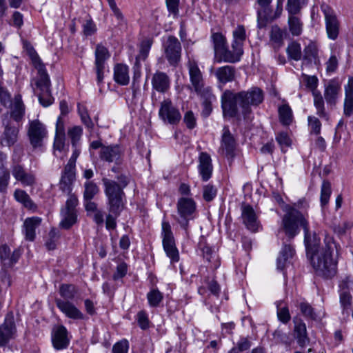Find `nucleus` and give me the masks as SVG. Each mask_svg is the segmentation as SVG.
I'll return each mask as SVG.
<instances>
[{"label":"nucleus","instance_id":"1a4fd4ad","mask_svg":"<svg viewBox=\"0 0 353 353\" xmlns=\"http://www.w3.org/2000/svg\"><path fill=\"white\" fill-rule=\"evenodd\" d=\"M321 10L324 14L327 37L334 41L338 38L340 30V23L337 16L334 10L325 3L321 5Z\"/></svg>","mask_w":353,"mask_h":353},{"label":"nucleus","instance_id":"49530a36","mask_svg":"<svg viewBox=\"0 0 353 353\" xmlns=\"http://www.w3.org/2000/svg\"><path fill=\"white\" fill-rule=\"evenodd\" d=\"M110 57V54L108 49L101 45L98 44L95 50V65H105V61Z\"/></svg>","mask_w":353,"mask_h":353},{"label":"nucleus","instance_id":"052dcab7","mask_svg":"<svg viewBox=\"0 0 353 353\" xmlns=\"http://www.w3.org/2000/svg\"><path fill=\"white\" fill-rule=\"evenodd\" d=\"M299 309L305 317L310 318L311 319H316V314L314 312L313 307L308 303L301 302L299 304Z\"/></svg>","mask_w":353,"mask_h":353},{"label":"nucleus","instance_id":"2eb2a0df","mask_svg":"<svg viewBox=\"0 0 353 353\" xmlns=\"http://www.w3.org/2000/svg\"><path fill=\"white\" fill-rule=\"evenodd\" d=\"M28 134L31 145L34 148H37L41 145L47 131L44 125L39 120H33L30 121Z\"/></svg>","mask_w":353,"mask_h":353},{"label":"nucleus","instance_id":"20e7f679","mask_svg":"<svg viewBox=\"0 0 353 353\" xmlns=\"http://www.w3.org/2000/svg\"><path fill=\"white\" fill-rule=\"evenodd\" d=\"M307 217V213H299L294 208L285 209L280 231L283 232L289 239H294L299 233L300 228L307 233L309 228Z\"/></svg>","mask_w":353,"mask_h":353},{"label":"nucleus","instance_id":"412c9836","mask_svg":"<svg viewBox=\"0 0 353 353\" xmlns=\"http://www.w3.org/2000/svg\"><path fill=\"white\" fill-rule=\"evenodd\" d=\"M198 253L202 256L205 261L212 264L211 268L216 269L219 263L216 259V254L212 248L207 243L205 239L201 236L198 243Z\"/></svg>","mask_w":353,"mask_h":353},{"label":"nucleus","instance_id":"7c9ffc66","mask_svg":"<svg viewBox=\"0 0 353 353\" xmlns=\"http://www.w3.org/2000/svg\"><path fill=\"white\" fill-rule=\"evenodd\" d=\"M199 170L204 181H208L212 176V160L210 156L206 152H201L200 154Z\"/></svg>","mask_w":353,"mask_h":353},{"label":"nucleus","instance_id":"37998d69","mask_svg":"<svg viewBox=\"0 0 353 353\" xmlns=\"http://www.w3.org/2000/svg\"><path fill=\"white\" fill-rule=\"evenodd\" d=\"M280 122L284 125H289L293 120L292 110L288 104H283L279 108Z\"/></svg>","mask_w":353,"mask_h":353},{"label":"nucleus","instance_id":"a211bd4d","mask_svg":"<svg viewBox=\"0 0 353 353\" xmlns=\"http://www.w3.org/2000/svg\"><path fill=\"white\" fill-rule=\"evenodd\" d=\"M241 218L245 227L252 232L257 231L259 222L253 208L248 204L241 206Z\"/></svg>","mask_w":353,"mask_h":353},{"label":"nucleus","instance_id":"39448f33","mask_svg":"<svg viewBox=\"0 0 353 353\" xmlns=\"http://www.w3.org/2000/svg\"><path fill=\"white\" fill-rule=\"evenodd\" d=\"M77 288L72 284H62L59 289L61 298H55V303L59 310L68 318L74 320L84 319L83 314L70 301L77 294Z\"/></svg>","mask_w":353,"mask_h":353},{"label":"nucleus","instance_id":"72a5a7b5","mask_svg":"<svg viewBox=\"0 0 353 353\" xmlns=\"http://www.w3.org/2000/svg\"><path fill=\"white\" fill-rule=\"evenodd\" d=\"M18 130L10 123L6 125L5 130L1 137V143L3 146H11L17 141Z\"/></svg>","mask_w":353,"mask_h":353},{"label":"nucleus","instance_id":"6ab92c4d","mask_svg":"<svg viewBox=\"0 0 353 353\" xmlns=\"http://www.w3.org/2000/svg\"><path fill=\"white\" fill-rule=\"evenodd\" d=\"M16 332L14 318L7 315L4 323L0 325V347L5 346L13 337Z\"/></svg>","mask_w":353,"mask_h":353},{"label":"nucleus","instance_id":"393cba45","mask_svg":"<svg viewBox=\"0 0 353 353\" xmlns=\"http://www.w3.org/2000/svg\"><path fill=\"white\" fill-rule=\"evenodd\" d=\"M75 176V170L69 167H64L59 181V188L63 192L68 194L69 196L72 194L71 191Z\"/></svg>","mask_w":353,"mask_h":353},{"label":"nucleus","instance_id":"5fc2aeb1","mask_svg":"<svg viewBox=\"0 0 353 353\" xmlns=\"http://www.w3.org/2000/svg\"><path fill=\"white\" fill-rule=\"evenodd\" d=\"M122 209H119L117 212H113L108 208L109 213L106 216L105 226L108 230H114L117 227V218L120 215Z\"/></svg>","mask_w":353,"mask_h":353},{"label":"nucleus","instance_id":"9b49d317","mask_svg":"<svg viewBox=\"0 0 353 353\" xmlns=\"http://www.w3.org/2000/svg\"><path fill=\"white\" fill-rule=\"evenodd\" d=\"M162 237L163 249L167 256L172 262H177L179 260V252L175 245L171 226L167 221L162 223Z\"/></svg>","mask_w":353,"mask_h":353},{"label":"nucleus","instance_id":"473e14b6","mask_svg":"<svg viewBox=\"0 0 353 353\" xmlns=\"http://www.w3.org/2000/svg\"><path fill=\"white\" fill-rule=\"evenodd\" d=\"M236 69L232 65H225L218 68L215 71V76L219 83L225 84L232 82L235 79Z\"/></svg>","mask_w":353,"mask_h":353},{"label":"nucleus","instance_id":"a878e982","mask_svg":"<svg viewBox=\"0 0 353 353\" xmlns=\"http://www.w3.org/2000/svg\"><path fill=\"white\" fill-rule=\"evenodd\" d=\"M152 88L160 93H165L170 86V79L163 72L157 71L152 77Z\"/></svg>","mask_w":353,"mask_h":353},{"label":"nucleus","instance_id":"f257e3e1","mask_svg":"<svg viewBox=\"0 0 353 353\" xmlns=\"http://www.w3.org/2000/svg\"><path fill=\"white\" fill-rule=\"evenodd\" d=\"M305 244L307 256L317 274L325 278L334 276L337 263L332 256L334 247H336L334 243L329 240L324 247L321 248L320 239L315 233L311 236L308 228L307 232L305 233Z\"/></svg>","mask_w":353,"mask_h":353},{"label":"nucleus","instance_id":"680f3d73","mask_svg":"<svg viewBox=\"0 0 353 353\" xmlns=\"http://www.w3.org/2000/svg\"><path fill=\"white\" fill-rule=\"evenodd\" d=\"M308 125L311 129L310 133L319 134L321 129V123L319 119L314 116H309L307 118Z\"/></svg>","mask_w":353,"mask_h":353},{"label":"nucleus","instance_id":"69168bd1","mask_svg":"<svg viewBox=\"0 0 353 353\" xmlns=\"http://www.w3.org/2000/svg\"><path fill=\"white\" fill-rule=\"evenodd\" d=\"M10 172L6 169H0V191H4L8 184Z\"/></svg>","mask_w":353,"mask_h":353},{"label":"nucleus","instance_id":"ddd939ff","mask_svg":"<svg viewBox=\"0 0 353 353\" xmlns=\"http://www.w3.org/2000/svg\"><path fill=\"white\" fill-rule=\"evenodd\" d=\"M164 53L168 62L172 65H176L180 61L181 45L178 39L169 36L163 43Z\"/></svg>","mask_w":353,"mask_h":353},{"label":"nucleus","instance_id":"cd10ccee","mask_svg":"<svg viewBox=\"0 0 353 353\" xmlns=\"http://www.w3.org/2000/svg\"><path fill=\"white\" fill-rule=\"evenodd\" d=\"M121 155V150L118 145L102 147L99 152L100 159L108 163L117 162Z\"/></svg>","mask_w":353,"mask_h":353},{"label":"nucleus","instance_id":"4d7b16f0","mask_svg":"<svg viewBox=\"0 0 353 353\" xmlns=\"http://www.w3.org/2000/svg\"><path fill=\"white\" fill-rule=\"evenodd\" d=\"M282 302H279L276 305L277 307V316L280 321L283 323H287L290 320V314L287 306L281 307Z\"/></svg>","mask_w":353,"mask_h":353},{"label":"nucleus","instance_id":"4468645a","mask_svg":"<svg viewBox=\"0 0 353 353\" xmlns=\"http://www.w3.org/2000/svg\"><path fill=\"white\" fill-rule=\"evenodd\" d=\"M256 3L263 9L262 10H258L257 12V23L258 28H263L266 26L269 21H273L274 19L279 17L282 12V2L280 0L278 1L277 8L274 16H272L269 14H265L266 11L272 2V0H256Z\"/></svg>","mask_w":353,"mask_h":353},{"label":"nucleus","instance_id":"f3484780","mask_svg":"<svg viewBox=\"0 0 353 353\" xmlns=\"http://www.w3.org/2000/svg\"><path fill=\"white\" fill-rule=\"evenodd\" d=\"M223 131L221 143L219 152L228 158H232L234 155V150L236 148L234 138L230 133L228 126H225Z\"/></svg>","mask_w":353,"mask_h":353},{"label":"nucleus","instance_id":"f8f14e48","mask_svg":"<svg viewBox=\"0 0 353 353\" xmlns=\"http://www.w3.org/2000/svg\"><path fill=\"white\" fill-rule=\"evenodd\" d=\"M306 86L312 90L314 97V105L316 109V114L321 118L328 120L329 117L325 109V103L321 93L316 90L318 79L315 76L304 75Z\"/></svg>","mask_w":353,"mask_h":353},{"label":"nucleus","instance_id":"f03ea898","mask_svg":"<svg viewBox=\"0 0 353 353\" xmlns=\"http://www.w3.org/2000/svg\"><path fill=\"white\" fill-rule=\"evenodd\" d=\"M264 95L261 89L253 87L248 91L234 93L225 90L221 96V108L224 117L233 118L239 114L238 105L244 119L252 113L251 106H258L263 101Z\"/></svg>","mask_w":353,"mask_h":353},{"label":"nucleus","instance_id":"09e8293b","mask_svg":"<svg viewBox=\"0 0 353 353\" xmlns=\"http://www.w3.org/2000/svg\"><path fill=\"white\" fill-rule=\"evenodd\" d=\"M108 3V5L113 12L114 16L118 21V26L121 28H123L126 25V21L125 17L121 11V10L117 6V3L114 0H106Z\"/></svg>","mask_w":353,"mask_h":353},{"label":"nucleus","instance_id":"79ce46f5","mask_svg":"<svg viewBox=\"0 0 353 353\" xmlns=\"http://www.w3.org/2000/svg\"><path fill=\"white\" fill-rule=\"evenodd\" d=\"M153 43L152 39H145L141 43L139 53L136 57L135 66L139 68V61H145L148 56L150 50Z\"/></svg>","mask_w":353,"mask_h":353},{"label":"nucleus","instance_id":"4be33fe9","mask_svg":"<svg viewBox=\"0 0 353 353\" xmlns=\"http://www.w3.org/2000/svg\"><path fill=\"white\" fill-rule=\"evenodd\" d=\"M68 331L63 325L55 327L52 332V342L57 350L66 348L69 344Z\"/></svg>","mask_w":353,"mask_h":353},{"label":"nucleus","instance_id":"0e129e2a","mask_svg":"<svg viewBox=\"0 0 353 353\" xmlns=\"http://www.w3.org/2000/svg\"><path fill=\"white\" fill-rule=\"evenodd\" d=\"M39 100L40 103L44 107H47L51 105L54 99L51 96L50 89L47 90V92L41 91V92L39 94Z\"/></svg>","mask_w":353,"mask_h":353},{"label":"nucleus","instance_id":"7ed1b4c3","mask_svg":"<svg viewBox=\"0 0 353 353\" xmlns=\"http://www.w3.org/2000/svg\"><path fill=\"white\" fill-rule=\"evenodd\" d=\"M105 187V194L108 198V208L113 212H116L119 209H123L125 193L123 188H125L129 180L125 176L118 177V183L116 181L103 178L102 179Z\"/></svg>","mask_w":353,"mask_h":353},{"label":"nucleus","instance_id":"13d9d810","mask_svg":"<svg viewBox=\"0 0 353 353\" xmlns=\"http://www.w3.org/2000/svg\"><path fill=\"white\" fill-rule=\"evenodd\" d=\"M270 39L277 46H280L283 44V32L277 26L272 27Z\"/></svg>","mask_w":353,"mask_h":353},{"label":"nucleus","instance_id":"c03bdc74","mask_svg":"<svg viewBox=\"0 0 353 353\" xmlns=\"http://www.w3.org/2000/svg\"><path fill=\"white\" fill-rule=\"evenodd\" d=\"M288 26L290 32L293 36H299L303 30V23L299 18L295 15L289 14Z\"/></svg>","mask_w":353,"mask_h":353},{"label":"nucleus","instance_id":"4c0bfd02","mask_svg":"<svg viewBox=\"0 0 353 353\" xmlns=\"http://www.w3.org/2000/svg\"><path fill=\"white\" fill-rule=\"evenodd\" d=\"M25 113V106L23 103L21 97L16 95L14 97V103L11 105L10 117L16 121L22 119Z\"/></svg>","mask_w":353,"mask_h":353},{"label":"nucleus","instance_id":"2f4dec72","mask_svg":"<svg viewBox=\"0 0 353 353\" xmlns=\"http://www.w3.org/2000/svg\"><path fill=\"white\" fill-rule=\"evenodd\" d=\"M344 114L350 117L353 114V77H349L347 85L344 87Z\"/></svg>","mask_w":353,"mask_h":353},{"label":"nucleus","instance_id":"c9c22d12","mask_svg":"<svg viewBox=\"0 0 353 353\" xmlns=\"http://www.w3.org/2000/svg\"><path fill=\"white\" fill-rule=\"evenodd\" d=\"M14 199L21 203L24 208L33 212L37 209V205L32 200L30 196L26 193V191L17 189L14 192Z\"/></svg>","mask_w":353,"mask_h":353},{"label":"nucleus","instance_id":"a19ab883","mask_svg":"<svg viewBox=\"0 0 353 353\" xmlns=\"http://www.w3.org/2000/svg\"><path fill=\"white\" fill-rule=\"evenodd\" d=\"M295 338L297 343L301 347H303L309 343L310 339L307 335L306 325L303 322L295 324L294 329Z\"/></svg>","mask_w":353,"mask_h":353},{"label":"nucleus","instance_id":"423d86ee","mask_svg":"<svg viewBox=\"0 0 353 353\" xmlns=\"http://www.w3.org/2000/svg\"><path fill=\"white\" fill-rule=\"evenodd\" d=\"M214 51V61L221 63H236L239 61L236 52L228 50L225 37L219 32L213 33L211 36Z\"/></svg>","mask_w":353,"mask_h":353},{"label":"nucleus","instance_id":"e2e57ef3","mask_svg":"<svg viewBox=\"0 0 353 353\" xmlns=\"http://www.w3.org/2000/svg\"><path fill=\"white\" fill-rule=\"evenodd\" d=\"M216 195V189L210 184L203 187V196L205 201L210 202L214 199Z\"/></svg>","mask_w":353,"mask_h":353},{"label":"nucleus","instance_id":"de8ad7c7","mask_svg":"<svg viewBox=\"0 0 353 353\" xmlns=\"http://www.w3.org/2000/svg\"><path fill=\"white\" fill-rule=\"evenodd\" d=\"M287 54L288 57L294 59L295 61H299L301 59V45L296 42L292 41L290 43H289L287 49H286Z\"/></svg>","mask_w":353,"mask_h":353},{"label":"nucleus","instance_id":"6e6d98bb","mask_svg":"<svg viewBox=\"0 0 353 353\" xmlns=\"http://www.w3.org/2000/svg\"><path fill=\"white\" fill-rule=\"evenodd\" d=\"M340 303L343 312L350 309L352 305V297L349 290L340 292Z\"/></svg>","mask_w":353,"mask_h":353},{"label":"nucleus","instance_id":"e433bc0d","mask_svg":"<svg viewBox=\"0 0 353 353\" xmlns=\"http://www.w3.org/2000/svg\"><path fill=\"white\" fill-rule=\"evenodd\" d=\"M294 250L290 245L285 244L280 252V255L277 259V268L283 270L289 260L292 258L294 254Z\"/></svg>","mask_w":353,"mask_h":353},{"label":"nucleus","instance_id":"774afa93","mask_svg":"<svg viewBox=\"0 0 353 353\" xmlns=\"http://www.w3.org/2000/svg\"><path fill=\"white\" fill-rule=\"evenodd\" d=\"M128 342L127 340H122L117 343L112 347V353H128Z\"/></svg>","mask_w":353,"mask_h":353},{"label":"nucleus","instance_id":"a18cd8bd","mask_svg":"<svg viewBox=\"0 0 353 353\" xmlns=\"http://www.w3.org/2000/svg\"><path fill=\"white\" fill-rule=\"evenodd\" d=\"M307 0H288L286 10L289 14L296 15L306 6Z\"/></svg>","mask_w":353,"mask_h":353},{"label":"nucleus","instance_id":"338daca9","mask_svg":"<svg viewBox=\"0 0 353 353\" xmlns=\"http://www.w3.org/2000/svg\"><path fill=\"white\" fill-rule=\"evenodd\" d=\"M68 136L72 140L73 145L80 139L82 134V128L79 126H74L68 131Z\"/></svg>","mask_w":353,"mask_h":353},{"label":"nucleus","instance_id":"bb28decb","mask_svg":"<svg viewBox=\"0 0 353 353\" xmlns=\"http://www.w3.org/2000/svg\"><path fill=\"white\" fill-rule=\"evenodd\" d=\"M340 90L341 85L335 80H331L325 85L324 97L327 105L332 108L336 105Z\"/></svg>","mask_w":353,"mask_h":353},{"label":"nucleus","instance_id":"c85d7f7f","mask_svg":"<svg viewBox=\"0 0 353 353\" xmlns=\"http://www.w3.org/2000/svg\"><path fill=\"white\" fill-rule=\"evenodd\" d=\"M233 42L232 43V48L240 60L241 57L243 53V45L245 40V30L243 26L239 25L233 31Z\"/></svg>","mask_w":353,"mask_h":353},{"label":"nucleus","instance_id":"603ef678","mask_svg":"<svg viewBox=\"0 0 353 353\" xmlns=\"http://www.w3.org/2000/svg\"><path fill=\"white\" fill-rule=\"evenodd\" d=\"M331 192L330 183L328 181H323L321 190V203L323 207L327 204Z\"/></svg>","mask_w":353,"mask_h":353},{"label":"nucleus","instance_id":"58836bf2","mask_svg":"<svg viewBox=\"0 0 353 353\" xmlns=\"http://www.w3.org/2000/svg\"><path fill=\"white\" fill-rule=\"evenodd\" d=\"M199 95L203 99L201 114L204 117H208L212 111V103L215 100V96L212 94V90H207Z\"/></svg>","mask_w":353,"mask_h":353},{"label":"nucleus","instance_id":"864d4df0","mask_svg":"<svg viewBox=\"0 0 353 353\" xmlns=\"http://www.w3.org/2000/svg\"><path fill=\"white\" fill-rule=\"evenodd\" d=\"M78 112L80 115L81 121L83 123V124L89 130H92L94 128V123L88 114L87 108L84 105L79 104Z\"/></svg>","mask_w":353,"mask_h":353},{"label":"nucleus","instance_id":"bf43d9fd","mask_svg":"<svg viewBox=\"0 0 353 353\" xmlns=\"http://www.w3.org/2000/svg\"><path fill=\"white\" fill-rule=\"evenodd\" d=\"M308 208V202L305 198H303L292 205H286L285 209L294 208L299 213H307L306 211Z\"/></svg>","mask_w":353,"mask_h":353},{"label":"nucleus","instance_id":"c756f323","mask_svg":"<svg viewBox=\"0 0 353 353\" xmlns=\"http://www.w3.org/2000/svg\"><path fill=\"white\" fill-rule=\"evenodd\" d=\"M42 219L38 216L27 218L23 223V233L26 239L33 241L35 239V230L41 223Z\"/></svg>","mask_w":353,"mask_h":353},{"label":"nucleus","instance_id":"aec40b11","mask_svg":"<svg viewBox=\"0 0 353 353\" xmlns=\"http://www.w3.org/2000/svg\"><path fill=\"white\" fill-rule=\"evenodd\" d=\"M12 174L14 179L24 186H32L36 182L34 174L27 172L21 165H13Z\"/></svg>","mask_w":353,"mask_h":353},{"label":"nucleus","instance_id":"ea45409f","mask_svg":"<svg viewBox=\"0 0 353 353\" xmlns=\"http://www.w3.org/2000/svg\"><path fill=\"white\" fill-rule=\"evenodd\" d=\"M38 70V73L39 75V78L36 81L37 87L40 90V91H46L50 89V81L48 74H47L44 65L41 63H39L38 65L36 66Z\"/></svg>","mask_w":353,"mask_h":353},{"label":"nucleus","instance_id":"9d476101","mask_svg":"<svg viewBox=\"0 0 353 353\" xmlns=\"http://www.w3.org/2000/svg\"><path fill=\"white\" fill-rule=\"evenodd\" d=\"M159 117L164 123L170 125H176L181 119L179 110L170 99H165L161 102Z\"/></svg>","mask_w":353,"mask_h":353},{"label":"nucleus","instance_id":"5701e85b","mask_svg":"<svg viewBox=\"0 0 353 353\" xmlns=\"http://www.w3.org/2000/svg\"><path fill=\"white\" fill-rule=\"evenodd\" d=\"M319 62L318 48L314 43H310L303 50L302 69L311 68Z\"/></svg>","mask_w":353,"mask_h":353},{"label":"nucleus","instance_id":"3c124183","mask_svg":"<svg viewBox=\"0 0 353 353\" xmlns=\"http://www.w3.org/2000/svg\"><path fill=\"white\" fill-rule=\"evenodd\" d=\"M84 200L92 199L94 196L99 192L98 186L92 181H87L84 185Z\"/></svg>","mask_w":353,"mask_h":353},{"label":"nucleus","instance_id":"f704fd0d","mask_svg":"<svg viewBox=\"0 0 353 353\" xmlns=\"http://www.w3.org/2000/svg\"><path fill=\"white\" fill-rule=\"evenodd\" d=\"M114 79L121 85L128 84L130 77L128 66L121 63L117 64L114 68Z\"/></svg>","mask_w":353,"mask_h":353},{"label":"nucleus","instance_id":"8fccbe9b","mask_svg":"<svg viewBox=\"0 0 353 353\" xmlns=\"http://www.w3.org/2000/svg\"><path fill=\"white\" fill-rule=\"evenodd\" d=\"M163 298V294L158 289H152L147 294V299L151 307L159 306Z\"/></svg>","mask_w":353,"mask_h":353},{"label":"nucleus","instance_id":"dca6fc26","mask_svg":"<svg viewBox=\"0 0 353 353\" xmlns=\"http://www.w3.org/2000/svg\"><path fill=\"white\" fill-rule=\"evenodd\" d=\"M188 70L191 85L195 92L200 94L207 90H212L209 87H205L202 73L196 63L190 62Z\"/></svg>","mask_w":353,"mask_h":353},{"label":"nucleus","instance_id":"6e6552de","mask_svg":"<svg viewBox=\"0 0 353 353\" xmlns=\"http://www.w3.org/2000/svg\"><path fill=\"white\" fill-rule=\"evenodd\" d=\"M78 205V199L75 194H71L65 202V208L61 209L62 220L60 227L68 230L77 221L76 206Z\"/></svg>","mask_w":353,"mask_h":353},{"label":"nucleus","instance_id":"0eeeda50","mask_svg":"<svg viewBox=\"0 0 353 353\" xmlns=\"http://www.w3.org/2000/svg\"><path fill=\"white\" fill-rule=\"evenodd\" d=\"M176 208L179 214L177 222L188 236L189 221L194 218L196 203L192 199L182 197L178 200Z\"/></svg>","mask_w":353,"mask_h":353},{"label":"nucleus","instance_id":"b1692460","mask_svg":"<svg viewBox=\"0 0 353 353\" xmlns=\"http://www.w3.org/2000/svg\"><path fill=\"white\" fill-rule=\"evenodd\" d=\"M20 256L21 253L18 250L11 252L8 245L3 244L0 246V259L4 268L12 267L18 261Z\"/></svg>","mask_w":353,"mask_h":353}]
</instances>
